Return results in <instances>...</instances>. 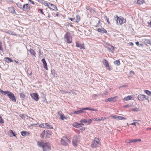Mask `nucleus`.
<instances>
[{
    "mask_svg": "<svg viewBox=\"0 0 151 151\" xmlns=\"http://www.w3.org/2000/svg\"><path fill=\"white\" fill-rule=\"evenodd\" d=\"M37 144L39 147H42L43 151H50L51 150V145L48 142L38 141Z\"/></svg>",
    "mask_w": 151,
    "mask_h": 151,
    "instance_id": "1",
    "label": "nucleus"
},
{
    "mask_svg": "<svg viewBox=\"0 0 151 151\" xmlns=\"http://www.w3.org/2000/svg\"><path fill=\"white\" fill-rule=\"evenodd\" d=\"M115 18H116V23L117 24L119 25H121L125 23L126 21V19L122 16L119 17L116 15L114 17Z\"/></svg>",
    "mask_w": 151,
    "mask_h": 151,
    "instance_id": "2",
    "label": "nucleus"
},
{
    "mask_svg": "<svg viewBox=\"0 0 151 151\" xmlns=\"http://www.w3.org/2000/svg\"><path fill=\"white\" fill-rule=\"evenodd\" d=\"M70 138L67 136H63L61 139V143L64 146H67L70 142Z\"/></svg>",
    "mask_w": 151,
    "mask_h": 151,
    "instance_id": "3",
    "label": "nucleus"
},
{
    "mask_svg": "<svg viewBox=\"0 0 151 151\" xmlns=\"http://www.w3.org/2000/svg\"><path fill=\"white\" fill-rule=\"evenodd\" d=\"M65 41L68 44H70L72 42V36L69 32H67L64 36Z\"/></svg>",
    "mask_w": 151,
    "mask_h": 151,
    "instance_id": "4",
    "label": "nucleus"
},
{
    "mask_svg": "<svg viewBox=\"0 0 151 151\" xmlns=\"http://www.w3.org/2000/svg\"><path fill=\"white\" fill-rule=\"evenodd\" d=\"M84 110H89L91 111H97L98 110L97 109H94L93 108H90L89 107H86L83 108H82L81 109L74 111L72 114H81L82 113L83 111Z\"/></svg>",
    "mask_w": 151,
    "mask_h": 151,
    "instance_id": "5",
    "label": "nucleus"
},
{
    "mask_svg": "<svg viewBox=\"0 0 151 151\" xmlns=\"http://www.w3.org/2000/svg\"><path fill=\"white\" fill-rule=\"evenodd\" d=\"M99 145H101L100 140L98 138L95 137L93 140L91 146L92 148H94L98 147Z\"/></svg>",
    "mask_w": 151,
    "mask_h": 151,
    "instance_id": "6",
    "label": "nucleus"
},
{
    "mask_svg": "<svg viewBox=\"0 0 151 151\" xmlns=\"http://www.w3.org/2000/svg\"><path fill=\"white\" fill-rule=\"evenodd\" d=\"M84 125V124L82 123H78L77 122H74L72 126L76 128H79L80 127H82L80 129V130L82 131H84L86 129V128L85 127H82V126Z\"/></svg>",
    "mask_w": 151,
    "mask_h": 151,
    "instance_id": "7",
    "label": "nucleus"
},
{
    "mask_svg": "<svg viewBox=\"0 0 151 151\" xmlns=\"http://www.w3.org/2000/svg\"><path fill=\"white\" fill-rule=\"evenodd\" d=\"M72 142L74 147H76L77 146L78 143L79 142V141L77 136H75L74 137Z\"/></svg>",
    "mask_w": 151,
    "mask_h": 151,
    "instance_id": "8",
    "label": "nucleus"
},
{
    "mask_svg": "<svg viewBox=\"0 0 151 151\" xmlns=\"http://www.w3.org/2000/svg\"><path fill=\"white\" fill-rule=\"evenodd\" d=\"M138 99L140 101H144L145 99L148 100V97L144 94H140L137 96Z\"/></svg>",
    "mask_w": 151,
    "mask_h": 151,
    "instance_id": "9",
    "label": "nucleus"
},
{
    "mask_svg": "<svg viewBox=\"0 0 151 151\" xmlns=\"http://www.w3.org/2000/svg\"><path fill=\"white\" fill-rule=\"evenodd\" d=\"M8 97L10 99L11 101L13 102H15L16 99L14 94L11 91H9L7 95Z\"/></svg>",
    "mask_w": 151,
    "mask_h": 151,
    "instance_id": "10",
    "label": "nucleus"
},
{
    "mask_svg": "<svg viewBox=\"0 0 151 151\" xmlns=\"http://www.w3.org/2000/svg\"><path fill=\"white\" fill-rule=\"evenodd\" d=\"M102 63L105 66L106 68L109 70H110L111 68L110 66L108 63V62L105 59L102 60Z\"/></svg>",
    "mask_w": 151,
    "mask_h": 151,
    "instance_id": "11",
    "label": "nucleus"
},
{
    "mask_svg": "<svg viewBox=\"0 0 151 151\" xmlns=\"http://www.w3.org/2000/svg\"><path fill=\"white\" fill-rule=\"evenodd\" d=\"M117 98L118 97L117 96L109 98L107 99H106L105 100V101L106 102L109 101L110 102H116L117 101Z\"/></svg>",
    "mask_w": 151,
    "mask_h": 151,
    "instance_id": "12",
    "label": "nucleus"
},
{
    "mask_svg": "<svg viewBox=\"0 0 151 151\" xmlns=\"http://www.w3.org/2000/svg\"><path fill=\"white\" fill-rule=\"evenodd\" d=\"M141 141V139H127L125 141V142L127 143H130L132 142H140Z\"/></svg>",
    "mask_w": 151,
    "mask_h": 151,
    "instance_id": "13",
    "label": "nucleus"
},
{
    "mask_svg": "<svg viewBox=\"0 0 151 151\" xmlns=\"http://www.w3.org/2000/svg\"><path fill=\"white\" fill-rule=\"evenodd\" d=\"M23 9L24 11H29L30 10V5L28 4H25L23 6Z\"/></svg>",
    "mask_w": 151,
    "mask_h": 151,
    "instance_id": "14",
    "label": "nucleus"
},
{
    "mask_svg": "<svg viewBox=\"0 0 151 151\" xmlns=\"http://www.w3.org/2000/svg\"><path fill=\"white\" fill-rule=\"evenodd\" d=\"M111 117L114 119L119 120H126L127 119L126 118L124 117L120 116H111Z\"/></svg>",
    "mask_w": 151,
    "mask_h": 151,
    "instance_id": "15",
    "label": "nucleus"
},
{
    "mask_svg": "<svg viewBox=\"0 0 151 151\" xmlns=\"http://www.w3.org/2000/svg\"><path fill=\"white\" fill-rule=\"evenodd\" d=\"M76 46L77 47L81 49H85V47L83 43L81 44L80 43L78 42H76Z\"/></svg>",
    "mask_w": 151,
    "mask_h": 151,
    "instance_id": "16",
    "label": "nucleus"
},
{
    "mask_svg": "<svg viewBox=\"0 0 151 151\" xmlns=\"http://www.w3.org/2000/svg\"><path fill=\"white\" fill-rule=\"evenodd\" d=\"M31 96L32 98L36 101H37L39 99L37 93L31 94Z\"/></svg>",
    "mask_w": 151,
    "mask_h": 151,
    "instance_id": "17",
    "label": "nucleus"
},
{
    "mask_svg": "<svg viewBox=\"0 0 151 151\" xmlns=\"http://www.w3.org/2000/svg\"><path fill=\"white\" fill-rule=\"evenodd\" d=\"M134 98L133 96H127L125 97L123 99V100L124 101H127L129 100H134Z\"/></svg>",
    "mask_w": 151,
    "mask_h": 151,
    "instance_id": "18",
    "label": "nucleus"
},
{
    "mask_svg": "<svg viewBox=\"0 0 151 151\" xmlns=\"http://www.w3.org/2000/svg\"><path fill=\"white\" fill-rule=\"evenodd\" d=\"M50 6L49 8L51 10L57 11L58 10V9L56 6L54 4H52L50 3H49Z\"/></svg>",
    "mask_w": 151,
    "mask_h": 151,
    "instance_id": "19",
    "label": "nucleus"
},
{
    "mask_svg": "<svg viewBox=\"0 0 151 151\" xmlns=\"http://www.w3.org/2000/svg\"><path fill=\"white\" fill-rule=\"evenodd\" d=\"M57 114L60 116V119L62 120H63L64 119H67V117L65 116L64 114H61L60 111L58 112Z\"/></svg>",
    "mask_w": 151,
    "mask_h": 151,
    "instance_id": "20",
    "label": "nucleus"
},
{
    "mask_svg": "<svg viewBox=\"0 0 151 151\" xmlns=\"http://www.w3.org/2000/svg\"><path fill=\"white\" fill-rule=\"evenodd\" d=\"M42 61L43 63V68H45L46 70H47L48 69L47 68V63L44 59H42Z\"/></svg>",
    "mask_w": 151,
    "mask_h": 151,
    "instance_id": "21",
    "label": "nucleus"
},
{
    "mask_svg": "<svg viewBox=\"0 0 151 151\" xmlns=\"http://www.w3.org/2000/svg\"><path fill=\"white\" fill-rule=\"evenodd\" d=\"M52 132L49 130H47L46 131L45 138H49L52 134Z\"/></svg>",
    "mask_w": 151,
    "mask_h": 151,
    "instance_id": "22",
    "label": "nucleus"
},
{
    "mask_svg": "<svg viewBox=\"0 0 151 151\" xmlns=\"http://www.w3.org/2000/svg\"><path fill=\"white\" fill-rule=\"evenodd\" d=\"M97 31L101 33H106L107 32V31L104 28H98Z\"/></svg>",
    "mask_w": 151,
    "mask_h": 151,
    "instance_id": "23",
    "label": "nucleus"
},
{
    "mask_svg": "<svg viewBox=\"0 0 151 151\" xmlns=\"http://www.w3.org/2000/svg\"><path fill=\"white\" fill-rule=\"evenodd\" d=\"M29 51L30 52L31 54L33 55L34 57H36V54L34 50L31 48H30L29 50Z\"/></svg>",
    "mask_w": 151,
    "mask_h": 151,
    "instance_id": "24",
    "label": "nucleus"
},
{
    "mask_svg": "<svg viewBox=\"0 0 151 151\" xmlns=\"http://www.w3.org/2000/svg\"><path fill=\"white\" fill-rule=\"evenodd\" d=\"M9 11L12 13L14 14L15 13V11L14 8L13 6L9 7L8 8Z\"/></svg>",
    "mask_w": 151,
    "mask_h": 151,
    "instance_id": "25",
    "label": "nucleus"
},
{
    "mask_svg": "<svg viewBox=\"0 0 151 151\" xmlns=\"http://www.w3.org/2000/svg\"><path fill=\"white\" fill-rule=\"evenodd\" d=\"M21 133L22 135L23 136H25L26 135H29L30 134V133L27 131H22Z\"/></svg>",
    "mask_w": 151,
    "mask_h": 151,
    "instance_id": "26",
    "label": "nucleus"
},
{
    "mask_svg": "<svg viewBox=\"0 0 151 151\" xmlns=\"http://www.w3.org/2000/svg\"><path fill=\"white\" fill-rule=\"evenodd\" d=\"M9 92V91H4L1 89H0V92L4 95H6V94L7 95Z\"/></svg>",
    "mask_w": 151,
    "mask_h": 151,
    "instance_id": "27",
    "label": "nucleus"
},
{
    "mask_svg": "<svg viewBox=\"0 0 151 151\" xmlns=\"http://www.w3.org/2000/svg\"><path fill=\"white\" fill-rule=\"evenodd\" d=\"M46 135V132L45 130L43 131L40 134V136L41 138L43 139Z\"/></svg>",
    "mask_w": 151,
    "mask_h": 151,
    "instance_id": "28",
    "label": "nucleus"
},
{
    "mask_svg": "<svg viewBox=\"0 0 151 151\" xmlns=\"http://www.w3.org/2000/svg\"><path fill=\"white\" fill-rule=\"evenodd\" d=\"M49 2H47V1H43L42 2V4L45 5V6H47L48 8L49 7L50 5L49 4Z\"/></svg>",
    "mask_w": 151,
    "mask_h": 151,
    "instance_id": "29",
    "label": "nucleus"
},
{
    "mask_svg": "<svg viewBox=\"0 0 151 151\" xmlns=\"http://www.w3.org/2000/svg\"><path fill=\"white\" fill-rule=\"evenodd\" d=\"M45 128L47 129H52L53 127L51 125H49L47 123H45Z\"/></svg>",
    "mask_w": 151,
    "mask_h": 151,
    "instance_id": "30",
    "label": "nucleus"
},
{
    "mask_svg": "<svg viewBox=\"0 0 151 151\" xmlns=\"http://www.w3.org/2000/svg\"><path fill=\"white\" fill-rule=\"evenodd\" d=\"M20 96L22 100H24L25 98V96L23 93H20Z\"/></svg>",
    "mask_w": 151,
    "mask_h": 151,
    "instance_id": "31",
    "label": "nucleus"
},
{
    "mask_svg": "<svg viewBox=\"0 0 151 151\" xmlns=\"http://www.w3.org/2000/svg\"><path fill=\"white\" fill-rule=\"evenodd\" d=\"M76 21L75 22H78L81 20V18L80 16L78 15H76Z\"/></svg>",
    "mask_w": 151,
    "mask_h": 151,
    "instance_id": "32",
    "label": "nucleus"
},
{
    "mask_svg": "<svg viewBox=\"0 0 151 151\" xmlns=\"http://www.w3.org/2000/svg\"><path fill=\"white\" fill-rule=\"evenodd\" d=\"M6 33L12 35H14L16 36H17V35L16 34H15V33H14L13 32L11 31H10L7 32H6Z\"/></svg>",
    "mask_w": 151,
    "mask_h": 151,
    "instance_id": "33",
    "label": "nucleus"
},
{
    "mask_svg": "<svg viewBox=\"0 0 151 151\" xmlns=\"http://www.w3.org/2000/svg\"><path fill=\"white\" fill-rule=\"evenodd\" d=\"M5 59H7L8 60V61H6V62L9 63L12 62H13V60L11 59L10 58L8 57H6L5 58Z\"/></svg>",
    "mask_w": 151,
    "mask_h": 151,
    "instance_id": "34",
    "label": "nucleus"
},
{
    "mask_svg": "<svg viewBox=\"0 0 151 151\" xmlns=\"http://www.w3.org/2000/svg\"><path fill=\"white\" fill-rule=\"evenodd\" d=\"M9 132L11 134H12V135H10V136L12 137V136H14V137H16V135L14 133V132H13V131L11 130L10 129L9 131Z\"/></svg>",
    "mask_w": 151,
    "mask_h": 151,
    "instance_id": "35",
    "label": "nucleus"
},
{
    "mask_svg": "<svg viewBox=\"0 0 151 151\" xmlns=\"http://www.w3.org/2000/svg\"><path fill=\"white\" fill-rule=\"evenodd\" d=\"M114 63L116 65H119L120 64V62L119 60H117L114 61Z\"/></svg>",
    "mask_w": 151,
    "mask_h": 151,
    "instance_id": "36",
    "label": "nucleus"
},
{
    "mask_svg": "<svg viewBox=\"0 0 151 151\" xmlns=\"http://www.w3.org/2000/svg\"><path fill=\"white\" fill-rule=\"evenodd\" d=\"M87 122V120L85 119H81V121H80V122L81 123H86Z\"/></svg>",
    "mask_w": 151,
    "mask_h": 151,
    "instance_id": "37",
    "label": "nucleus"
},
{
    "mask_svg": "<svg viewBox=\"0 0 151 151\" xmlns=\"http://www.w3.org/2000/svg\"><path fill=\"white\" fill-rule=\"evenodd\" d=\"M144 2V0H138L137 1V4L140 5L142 4Z\"/></svg>",
    "mask_w": 151,
    "mask_h": 151,
    "instance_id": "38",
    "label": "nucleus"
},
{
    "mask_svg": "<svg viewBox=\"0 0 151 151\" xmlns=\"http://www.w3.org/2000/svg\"><path fill=\"white\" fill-rule=\"evenodd\" d=\"M51 73L53 74V76L54 77H55V74H56L55 70L54 69H52L51 70Z\"/></svg>",
    "mask_w": 151,
    "mask_h": 151,
    "instance_id": "39",
    "label": "nucleus"
},
{
    "mask_svg": "<svg viewBox=\"0 0 151 151\" xmlns=\"http://www.w3.org/2000/svg\"><path fill=\"white\" fill-rule=\"evenodd\" d=\"M16 4L18 8L21 9L23 8V6L20 3H17Z\"/></svg>",
    "mask_w": 151,
    "mask_h": 151,
    "instance_id": "40",
    "label": "nucleus"
},
{
    "mask_svg": "<svg viewBox=\"0 0 151 151\" xmlns=\"http://www.w3.org/2000/svg\"><path fill=\"white\" fill-rule=\"evenodd\" d=\"M93 120V118L89 119L88 121L87 120V122H86L87 123V124H91Z\"/></svg>",
    "mask_w": 151,
    "mask_h": 151,
    "instance_id": "41",
    "label": "nucleus"
},
{
    "mask_svg": "<svg viewBox=\"0 0 151 151\" xmlns=\"http://www.w3.org/2000/svg\"><path fill=\"white\" fill-rule=\"evenodd\" d=\"M144 91L148 95H151V92L148 90H145Z\"/></svg>",
    "mask_w": 151,
    "mask_h": 151,
    "instance_id": "42",
    "label": "nucleus"
},
{
    "mask_svg": "<svg viewBox=\"0 0 151 151\" xmlns=\"http://www.w3.org/2000/svg\"><path fill=\"white\" fill-rule=\"evenodd\" d=\"M132 104H128L123 106L124 108H128L132 107Z\"/></svg>",
    "mask_w": 151,
    "mask_h": 151,
    "instance_id": "43",
    "label": "nucleus"
},
{
    "mask_svg": "<svg viewBox=\"0 0 151 151\" xmlns=\"http://www.w3.org/2000/svg\"><path fill=\"white\" fill-rule=\"evenodd\" d=\"M131 111H139V109L138 108H135L134 109H131Z\"/></svg>",
    "mask_w": 151,
    "mask_h": 151,
    "instance_id": "44",
    "label": "nucleus"
},
{
    "mask_svg": "<svg viewBox=\"0 0 151 151\" xmlns=\"http://www.w3.org/2000/svg\"><path fill=\"white\" fill-rule=\"evenodd\" d=\"M39 127H41L42 128H45V124L43 123V124H40L39 125Z\"/></svg>",
    "mask_w": 151,
    "mask_h": 151,
    "instance_id": "45",
    "label": "nucleus"
},
{
    "mask_svg": "<svg viewBox=\"0 0 151 151\" xmlns=\"http://www.w3.org/2000/svg\"><path fill=\"white\" fill-rule=\"evenodd\" d=\"M38 12H40V13L42 14H44V13L43 12V10L42 9H39L38 10Z\"/></svg>",
    "mask_w": 151,
    "mask_h": 151,
    "instance_id": "46",
    "label": "nucleus"
},
{
    "mask_svg": "<svg viewBox=\"0 0 151 151\" xmlns=\"http://www.w3.org/2000/svg\"><path fill=\"white\" fill-rule=\"evenodd\" d=\"M93 119L96 121H100V120L99 118H93Z\"/></svg>",
    "mask_w": 151,
    "mask_h": 151,
    "instance_id": "47",
    "label": "nucleus"
},
{
    "mask_svg": "<svg viewBox=\"0 0 151 151\" xmlns=\"http://www.w3.org/2000/svg\"><path fill=\"white\" fill-rule=\"evenodd\" d=\"M0 123L2 124L4 123V120L1 116H0Z\"/></svg>",
    "mask_w": 151,
    "mask_h": 151,
    "instance_id": "48",
    "label": "nucleus"
},
{
    "mask_svg": "<svg viewBox=\"0 0 151 151\" xmlns=\"http://www.w3.org/2000/svg\"><path fill=\"white\" fill-rule=\"evenodd\" d=\"M105 18H106V19L107 22H108V24H110L111 23L109 21V18L106 16L105 17Z\"/></svg>",
    "mask_w": 151,
    "mask_h": 151,
    "instance_id": "49",
    "label": "nucleus"
},
{
    "mask_svg": "<svg viewBox=\"0 0 151 151\" xmlns=\"http://www.w3.org/2000/svg\"><path fill=\"white\" fill-rule=\"evenodd\" d=\"M100 20H99L98 21V22L97 24H96V25L95 26V27H98L100 26Z\"/></svg>",
    "mask_w": 151,
    "mask_h": 151,
    "instance_id": "50",
    "label": "nucleus"
},
{
    "mask_svg": "<svg viewBox=\"0 0 151 151\" xmlns=\"http://www.w3.org/2000/svg\"><path fill=\"white\" fill-rule=\"evenodd\" d=\"M0 50H3V48L2 46V44L1 42H0Z\"/></svg>",
    "mask_w": 151,
    "mask_h": 151,
    "instance_id": "51",
    "label": "nucleus"
},
{
    "mask_svg": "<svg viewBox=\"0 0 151 151\" xmlns=\"http://www.w3.org/2000/svg\"><path fill=\"white\" fill-rule=\"evenodd\" d=\"M136 122H133V123H132L130 124V125H134V126H136Z\"/></svg>",
    "mask_w": 151,
    "mask_h": 151,
    "instance_id": "52",
    "label": "nucleus"
},
{
    "mask_svg": "<svg viewBox=\"0 0 151 151\" xmlns=\"http://www.w3.org/2000/svg\"><path fill=\"white\" fill-rule=\"evenodd\" d=\"M69 19L71 21H74V20L75 19V18H69Z\"/></svg>",
    "mask_w": 151,
    "mask_h": 151,
    "instance_id": "53",
    "label": "nucleus"
},
{
    "mask_svg": "<svg viewBox=\"0 0 151 151\" xmlns=\"http://www.w3.org/2000/svg\"><path fill=\"white\" fill-rule=\"evenodd\" d=\"M148 26L150 27H151V21L150 23H148Z\"/></svg>",
    "mask_w": 151,
    "mask_h": 151,
    "instance_id": "54",
    "label": "nucleus"
},
{
    "mask_svg": "<svg viewBox=\"0 0 151 151\" xmlns=\"http://www.w3.org/2000/svg\"><path fill=\"white\" fill-rule=\"evenodd\" d=\"M129 45H131L132 46H133L134 45L133 43L132 42H130L129 43Z\"/></svg>",
    "mask_w": 151,
    "mask_h": 151,
    "instance_id": "55",
    "label": "nucleus"
},
{
    "mask_svg": "<svg viewBox=\"0 0 151 151\" xmlns=\"http://www.w3.org/2000/svg\"><path fill=\"white\" fill-rule=\"evenodd\" d=\"M135 44H136L137 45H139V42H135Z\"/></svg>",
    "mask_w": 151,
    "mask_h": 151,
    "instance_id": "56",
    "label": "nucleus"
},
{
    "mask_svg": "<svg viewBox=\"0 0 151 151\" xmlns=\"http://www.w3.org/2000/svg\"><path fill=\"white\" fill-rule=\"evenodd\" d=\"M100 121H103L104 120V119L103 117H101V119H100Z\"/></svg>",
    "mask_w": 151,
    "mask_h": 151,
    "instance_id": "57",
    "label": "nucleus"
},
{
    "mask_svg": "<svg viewBox=\"0 0 151 151\" xmlns=\"http://www.w3.org/2000/svg\"><path fill=\"white\" fill-rule=\"evenodd\" d=\"M32 71H31L30 73L29 74V75L30 76H31L32 75Z\"/></svg>",
    "mask_w": 151,
    "mask_h": 151,
    "instance_id": "58",
    "label": "nucleus"
},
{
    "mask_svg": "<svg viewBox=\"0 0 151 151\" xmlns=\"http://www.w3.org/2000/svg\"><path fill=\"white\" fill-rule=\"evenodd\" d=\"M30 2H31V3L33 4H35V3L34 2L32 1H30Z\"/></svg>",
    "mask_w": 151,
    "mask_h": 151,
    "instance_id": "59",
    "label": "nucleus"
},
{
    "mask_svg": "<svg viewBox=\"0 0 151 151\" xmlns=\"http://www.w3.org/2000/svg\"><path fill=\"white\" fill-rule=\"evenodd\" d=\"M133 121L140 122V120H133Z\"/></svg>",
    "mask_w": 151,
    "mask_h": 151,
    "instance_id": "60",
    "label": "nucleus"
},
{
    "mask_svg": "<svg viewBox=\"0 0 151 151\" xmlns=\"http://www.w3.org/2000/svg\"><path fill=\"white\" fill-rule=\"evenodd\" d=\"M39 55H40L41 54V50L40 49L39 50Z\"/></svg>",
    "mask_w": 151,
    "mask_h": 151,
    "instance_id": "61",
    "label": "nucleus"
},
{
    "mask_svg": "<svg viewBox=\"0 0 151 151\" xmlns=\"http://www.w3.org/2000/svg\"><path fill=\"white\" fill-rule=\"evenodd\" d=\"M116 47H114V46H111V48L113 49V50H114L115 49V48Z\"/></svg>",
    "mask_w": 151,
    "mask_h": 151,
    "instance_id": "62",
    "label": "nucleus"
},
{
    "mask_svg": "<svg viewBox=\"0 0 151 151\" xmlns=\"http://www.w3.org/2000/svg\"><path fill=\"white\" fill-rule=\"evenodd\" d=\"M14 61L17 63H19V62L17 61H16V60H14Z\"/></svg>",
    "mask_w": 151,
    "mask_h": 151,
    "instance_id": "63",
    "label": "nucleus"
},
{
    "mask_svg": "<svg viewBox=\"0 0 151 151\" xmlns=\"http://www.w3.org/2000/svg\"><path fill=\"white\" fill-rule=\"evenodd\" d=\"M37 125V124H34L32 125V126H35V125Z\"/></svg>",
    "mask_w": 151,
    "mask_h": 151,
    "instance_id": "64",
    "label": "nucleus"
}]
</instances>
